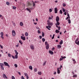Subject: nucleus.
Segmentation results:
<instances>
[{"instance_id": "680f3d73", "label": "nucleus", "mask_w": 79, "mask_h": 79, "mask_svg": "<svg viewBox=\"0 0 79 79\" xmlns=\"http://www.w3.org/2000/svg\"><path fill=\"white\" fill-rule=\"evenodd\" d=\"M55 50V48H52V51H53Z\"/></svg>"}, {"instance_id": "49530a36", "label": "nucleus", "mask_w": 79, "mask_h": 79, "mask_svg": "<svg viewBox=\"0 0 79 79\" xmlns=\"http://www.w3.org/2000/svg\"><path fill=\"white\" fill-rule=\"evenodd\" d=\"M12 79H15V77L14 76H12Z\"/></svg>"}, {"instance_id": "f03ea898", "label": "nucleus", "mask_w": 79, "mask_h": 79, "mask_svg": "<svg viewBox=\"0 0 79 79\" xmlns=\"http://www.w3.org/2000/svg\"><path fill=\"white\" fill-rule=\"evenodd\" d=\"M45 45H46V49H47V50H48V49L49 48V44H48V43H47V41H46L45 42Z\"/></svg>"}, {"instance_id": "37998d69", "label": "nucleus", "mask_w": 79, "mask_h": 79, "mask_svg": "<svg viewBox=\"0 0 79 79\" xmlns=\"http://www.w3.org/2000/svg\"><path fill=\"white\" fill-rule=\"evenodd\" d=\"M13 8L14 10H16V7L15 6H13Z\"/></svg>"}, {"instance_id": "a211bd4d", "label": "nucleus", "mask_w": 79, "mask_h": 79, "mask_svg": "<svg viewBox=\"0 0 79 79\" xmlns=\"http://www.w3.org/2000/svg\"><path fill=\"white\" fill-rule=\"evenodd\" d=\"M29 69H31V70H32V67L31 66H30L29 67Z\"/></svg>"}, {"instance_id": "39448f33", "label": "nucleus", "mask_w": 79, "mask_h": 79, "mask_svg": "<svg viewBox=\"0 0 79 79\" xmlns=\"http://www.w3.org/2000/svg\"><path fill=\"white\" fill-rule=\"evenodd\" d=\"M54 11L55 13H58V8L57 7L55 8Z\"/></svg>"}, {"instance_id": "de8ad7c7", "label": "nucleus", "mask_w": 79, "mask_h": 79, "mask_svg": "<svg viewBox=\"0 0 79 79\" xmlns=\"http://www.w3.org/2000/svg\"><path fill=\"white\" fill-rule=\"evenodd\" d=\"M33 6L34 7L35 6V3H34V2H33Z\"/></svg>"}, {"instance_id": "b1692460", "label": "nucleus", "mask_w": 79, "mask_h": 79, "mask_svg": "<svg viewBox=\"0 0 79 79\" xmlns=\"http://www.w3.org/2000/svg\"><path fill=\"white\" fill-rule=\"evenodd\" d=\"M28 6H31V5H32V4L30 2H29L28 3Z\"/></svg>"}, {"instance_id": "bf43d9fd", "label": "nucleus", "mask_w": 79, "mask_h": 79, "mask_svg": "<svg viewBox=\"0 0 79 79\" xmlns=\"http://www.w3.org/2000/svg\"><path fill=\"white\" fill-rule=\"evenodd\" d=\"M50 25H51V26H53V23L52 22V23H50Z\"/></svg>"}, {"instance_id": "4c0bfd02", "label": "nucleus", "mask_w": 79, "mask_h": 79, "mask_svg": "<svg viewBox=\"0 0 79 79\" xmlns=\"http://www.w3.org/2000/svg\"><path fill=\"white\" fill-rule=\"evenodd\" d=\"M6 4L7 5H10V2H6Z\"/></svg>"}, {"instance_id": "6e6d98bb", "label": "nucleus", "mask_w": 79, "mask_h": 79, "mask_svg": "<svg viewBox=\"0 0 79 79\" xmlns=\"http://www.w3.org/2000/svg\"><path fill=\"white\" fill-rule=\"evenodd\" d=\"M21 79H25V78H24V77H23V76H22V77H21Z\"/></svg>"}, {"instance_id": "774afa93", "label": "nucleus", "mask_w": 79, "mask_h": 79, "mask_svg": "<svg viewBox=\"0 0 79 79\" xmlns=\"http://www.w3.org/2000/svg\"><path fill=\"white\" fill-rule=\"evenodd\" d=\"M18 73L19 75H21V73H20V72H18Z\"/></svg>"}, {"instance_id": "c756f323", "label": "nucleus", "mask_w": 79, "mask_h": 79, "mask_svg": "<svg viewBox=\"0 0 79 79\" xmlns=\"http://www.w3.org/2000/svg\"><path fill=\"white\" fill-rule=\"evenodd\" d=\"M60 67L59 68V69H61V68H62V67H63V66H62V65H60Z\"/></svg>"}, {"instance_id": "58836bf2", "label": "nucleus", "mask_w": 79, "mask_h": 79, "mask_svg": "<svg viewBox=\"0 0 79 79\" xmlns=\"http://www.w3.org/2000/svg\"><path fill=\"white\" fill-rule=\"evenodd\" d=\"M1 36H3V32H1Z\"/></svg>"}, {"instance_id": "c9c22d12", "label": "nucleus", "mask_w": 79, "mask_h": 79, "mask_svg": "<svg viewBox=\"0 0 79 79\" xmlns=\"http://www.w3.org/2000/svg\"><path fill=\"white\" fill-rule=\"evenodd\" d=\"M62 10L64 12H65V11H66V10L64 9V8H62Z\"/></svg>"}, {"instance_id": "6ab92c4d", "label": "nucleus", "mask_w": 79, "mask_h": 79, "mask_svg": "<svg viewBox=\"0 0 79 79\" xmlns=\"http://www.w3.org/2000/svg\"><path fill=\"white\" fill-rule=\"evenodd\" d=\"M38 74L39 75H41L42 74V72H38Z\"/></svg>"}, {"instance_id": "aec40b11", "label": "nucleus", "mask_w": 79, "mask_h": 79, "mask_svg": "<svg viewBox=\"0 0 79 79\" xmlns=\"http://www.w3.org/2000/svg\"><path fill=\"white\" fill-rule=\"evenodd\" d=\"M26 10H27V11H29V13H31V10H30V9H29L28 8H27Z\"/></svg>"}, {"instance_id": "f257e3e1", "label": "nucleus", "mask_w": 79, "mask_h": 79, "mask_svg": "<svg viewBox=\"0 0 79 79\" xmlns=\"http://www.w3.org/2000/svg\"><path fill=\"white\" fill-rule=\"evenodd\" d=\"M55 25L56 27H57V28H58L59 31H60V29H61V27H60V26H58L60 25V22H59L58 21L56 22V23H55Z\"/></svg>"}, {"instance_id": "f8f14e48", "label": "nucleus", "mask_w": 79, "mask_h": 79, "mask_svg": "<svg viewBox=\"0 0 79 79\" xmlns=\"http://www.w3.org/2000/svg\"><path fill=\"white\" fill-rule=\"evenodd\" d=\"M72 60L73 61V62L74 64H75V63H76V60H75V59H72Z\"/></svg>"}, {"instance_id": "2f4dec72", "label": "nucleus", "mask_w": 79, "mask_h": 79, "mask_svg": "<svg viewBox=\"0 0 79 79\" xmlns=\"http://www.w3.org/2000/svg\"><path fill=\"white\" fill-rule=\"evenodd\" d=\"M44 35H45V34L44 33V32H42V37H44Z\"/></svg>"}, {"instance_id": "603ef678", "label": "nucleus", "mask_w": 79, "mask_h": 79, "mask_svg": "<svg viewBox=\"0 0 79 79\" xmlns=\"http://www.w3.org/2000/svg\"><path fill=\"white\" fill-rule=\"evenodd\" d=\"M11 56L12 57V58H13V59H15V56H13V55H12V56Z\"/></svg>"}, {"instance_id": "a18cd8bd", "label": "nucleus", "mask_w": 79, "mask_h": 79, "mask_svg": "<svg viewBox=\"0 0 79 79\" xmlns=\"http://www.w3.org/2000/svg\"><path fill=\"white\" fill-rule=\"evenodd\" d=\"M1 68L2 69V70H4V68L3 67V66H1Z\"/></svg>"}, {"instance_id": "20e7f679", "label": "nucleus", "mask_w": 79, "mask_h": 79, "mask_svg": "<svg viewBox=\"0 0 79 79\" xmlns=\"http://www.w3.org/2000/svg\"><path fill=\"white\" fill-rule=\"evenodd\" d=\"M12 33L13 36H15V35H16V32H15V31L13 30L12 31Z\"/></svg>"}, {"instance_id": "f3484780", "label": "nucleus", "mask_w": 79, "mask_h": 79, "mask_svg": "<svg viewBox=\"0 0 79 79\" xmlns=\"http://www.w3.org/2000/svg\"><path fill=\"white\" fill-rule=\"evenodd\" d=\"M57 48H61V45H57Z\"/></svg>"}, {"instance_id": "9b49d317", "label": "nucleus", "mask_w": 79, "mask_h": 79, "mask_svg": "<svg viewBox=\"0 0 79 79\" xmlns=\"http://www.w3.org/2000/svg\"><path fill=\"white\" fill-rule=\"evenodd\" d=\"M20 25L21 26H24V24H23V23L22 22H20Z\"/></svg>"}, {"instance_id": "393cba45", "label": "nucleus", "mask_w": 79, "mask_h": 79, "mask_svg": "<svg viewBox=\"0 0 79 79\" xmlns=\"http://www.w3.org/2000/svg\"><path fill=\"white\" fill-rule=\"evenodd\" d=\"M56 33H59V32H60V31H59L58 30H56Z\"/></svg>"}, {"instance_id": "4be33fe9", "label": "nucleus", "mask_w": 79, "mask_h": 79, "mask_svg": "<svg viewBox=\"0 0 79 79\" xmlns=\"http://www.w3.org/2000/svg\"><path fill=\"white\" fill-rule=\"evenodd\" d=\"M51 17H49V19H48L50 20V19L51 20V19H52V18H53V15H52Z\"/></svg>"}, {"instance_id": "5fc2aeb1", "label": "nucleus", "mask_w": 79, "mask_h": 79, "mask_svg": "<svg viewBox=\"0 0 79 79\" xmlns=\"http://www.w3.org/2000/svg\"><path fill=\"white\" fill-rule=\"evenodd\" d=\"M78 41V38H77V39L75 41V42H77Z\"/></svg>"}, {"instance_id": "412c9836", "label": "nucleus", "mask_w": 79, "mask_h": 79, "mask_svg": "<svg viewBox=\"0 0 79 79\" xmlns=\"http://www.w3.org/2000/svg\"><path fill=\"white\" fill-rule=\"evenodd\" d=\"M75 44H77V45H79V41H78L77 42H75Z\"/></svg>"}, {"instance_id": "c03bdc74", "label": "nucleus", "mask_w": 79, "mask_h": 79, "mask_svg": "<svg viewBox=\"0 0 79 79\" xmlns=\"http://www.w3.org/2000/svg\"><path fill=\"white\" fill-rule=\"evenodd\" d=\"M16 68H17L18 67V65L16 64H14Z\"/></svg>"}, {"instance_id": "9d476101", "label": "nucleus", "mask_w": 79, "mask_h": 79, "mask_svg": "<svg viewBox=\"0 0 79 79\" xmlns=\"http://www.w3.org/2000/svg\"><path fill=\"white\" fill-rule=\"evenodd\" d=\"M3 76L4 78H5V79H7V77H6V75L5 74H3Z\"/></svg>"}, {"instance_id": "052dcab7", "label": "nucleus", "mask_w": 79, "mask_h": 79, "mask_svg": "<svg viewBox=\"0 0 79 79\" xmlns=\"http://www.w3.org/2000/svg\"><path fill=\"white\" fill-rule=\"evenodd\" d=\"M64 15H67L66 12H65L64 13Z\"/></svg>"}, {"instance_id": "cd10ccee", "label": "nucleus", "mask_w": 79, "mask_h": 79, "mask_svg": "<svg viewBox=\"0 0 79 79\" xmlns=\"http://www.w3.org/2000/svg\"><path fill=\"white\" fill-rule=\"evenodd\" d=\"M24 74L25 76H26V77L27 76H28V75L27 74V73H24Z\"/></svg>"}, {"instance_id": "a19ab883", "label": "nucleus", "mask_w": 79, "mask_h": 79, "mask_svg": "<svg viewBox=\"0 0 79 79\" xmlns=\"http://www.w3.org/2000/svg\"><path fill=\"white\" fill-rule=\"evenodd\" d=\"M25 34L26 36H27L28 35V33L27 32H26Z\"/></svg>"}, {"instance_id": "5701e85b", "label": "nucleus", "mask_w": 79, "mask_h": 79, "mask_svg": "<svg viewBox=\"0 0 79 79\" xmlns=\"http://www.w3.org/2000/svg\"><path fill=\"white\" fill-rule=\"evenodd\" d=\"M42 40L43 42H44L45 41V39L44 38H43L42 39Z\"/></svg>"}, {"instance_id": "4468645a", "label": "nucleus", "mask_w": 79, "mask_h": 79, "mask_svg": "<svg viewBox=\"0 0 79 79\" xmlns=\"http://www.w3.org/2000/svg\"><path fill=\"white\" fill-rule=\"evenodd\" d=\"M47 22H48V24L49 25H50V24L51 23L50 22V20H48Z\"/></svg>"}, {"instance_id": "0eeeda50", "label": "nucleus", "mask_w": 79, "mask_h": 79, "mask_svg": "<svg viewBox=\"0 0 79 79\" xmlns=\"http://www.w3.org/2000/svg\"><path fill=\"white\" fill-rule=\"evenodd\" d=\"M56 22L59 21H60V18L58 16H57L56 19Z\"/></svg>"}, {"instance_id": "7ed1b4c3", "label": "nucleus", "mask_w": 79, "mask_h": 79, "mask_svg": "<svg viewBox=\"0 0 79 79\" xmlns=\"http://www.w3.org/2000/svg\"><path fill=\"white\" fill-rule=\"evenodd\" d=\"M4 66H8V68H10V65L8 64L6 62H4Z\"/></svg>"}, {"instance_id": "dca6fc26", "label": "nucleus", "mask_w": 79, "mask_h": 79, "mask_svg": "<svg viewBox=\"0 0 79 79\" xmlns=\"http://www.w3.org/2000/svg\"><path fill=\"white\" fill-rule=\"evenodd\" d=\"M63 43V40H61L60 42V45H62Z\"/></svg>"}, {"instance_id": "3c124183", "label": "nucleus", "mask_w": 79, "mask_h": 79, "mask_svg": "<svg viewBox=\"0 0 79 79\" xmlns=\"http://www.w3.org/2000/svg\"><path fill=\"white\" fill-rule=\"evenodd\" d=\"M3 36H1V37L2 39H4V37H3Z\"/></svg>"}, {"instance_id": "1a4fd4ad", "label": "nucleus", "mask_w": 79, "mask_h": 79, "mask_svg": "<svg viewBox=\"0 0 79 79\" xmlns=\"http://www.w3.org/2000/svg\"><path fill=\"white\" fill-rule=\"evenodd\" d=\"M49 53L51 55H53V52L51 50H49Z\"/></svg>"}, {"instance_id": "72a5a7b5", "label": "nucleus", "mask_w": 79, "mask_h": 79, "mask_svg": "<svg viewBox=\"0 0 79 79\" xmlns=\"http://www.w3.org/2000/svg\"><path fill=\"white\" fill-rule=\"evenodd\" d=\"M8 56L9 57H11V54H10L8 53Z\"/></svg>"}, {"instance_id": "ddd939ff", "label": "nucleus", "mask_w": 79, "mask_h": 79, "mask_svg": "<svg viewBox=\"0 0 79 79\" xmlns=\"http://www.w3.org/2000/svg\"><path fill=\"white\" fill-rule=\"evenodd\" d=\"M57 73L60 74V70L59 69V68H57Z\"/></svg>"}, {"instance_id": "473e14b6", "label": "nucleus", "mask_w": 79, "mask_h": 79, "mask_svg": "<svg viewBox=\"0 0 79 79\" xmlns=\"http://www.w3.org/2000/svg\"><path fill=\"white\" fill-rule=\"evenodd\" d=\"M68 23L69 24L71 23V20H70V19H68Z\"/></svg>"}, {"instance_id": "4d7b16f0", "label": "nucleus", "mask_w": 79, "mask_h": 79, "mask_svg": "<svg viewBox=\"0 0 79 79\" xmlns=\"http://www.w3.org/2000/svg\"><path fill=\"white\" fill-rule=\"evenodd\" d=\"M63 6H66V4L64 3H63Z\"/></svg>"}, {"instance_id": "423d86ee", "label": "nucleus", "mask_w": 79, "mask_h": 79, "mask_svg": "<svg viewBox=\"0 0 79 79\" xmlns=\"http://www.w3.org/2000/svg\"><path fill=\"white\" fill-rule=\"evenodd\" d=\"M30 48L31 50H34V46L31 45H30Z\"/></svg>"}, {"instance_id": "09e8293b", "label": "nucleus", "mask_w": 79, "mask_h": 79, "mask_svg": "<svg viewBox=\"0 0 79 79\" xmlns=\"http://www.w3.org/2000/svg\"><path fill=\"white\" fill-rule=\"evenodd\" d=\"M60 14H62V13H63V11H62V10H60Z\"/></svg>"}, {"instance_id": "2eb2a0df", "label": "nucleus", "mask_w": 79, "mask_h": 79, "mask_svg": "<svg viewBox=\"0 0 79 79\" xmlns=\"http://www.w3.org/2000/svg\"><path fill=\"white\" fill-rule=\"evenodd\" d=\"M15 53L16 55H18V52H17V51L16 50H15Z\"/></svg>"}, {"instance_id": "338daca9", "label": "nucleus", "mask_w": 79, "mask_h": 79, "mask_svg": "<svg viewBox=\"0 0 79 79\" xmlns=\"http://www.w3.org/2000/svg\"><path fill=\"white\" fill-rule=\"evenodd\" d=\"M61 58L62 59H64V57L62 56H61Z\"/></svg>"}, {"instance_id": "e2e57ef3", "label": "nucleus", "mask_w": 79, "mask_h": 79, "mask_svg": "<svg viewBox=\"0 0 79 79\" xmlns=\"http://www.w3.org/2000/svg\"><path fill=\"white\" fill-rule=\"evenodd\" d=\"M40 39H41L42 38V36H40Z\"/></svg>"}, {"instance_id": "69168bd1", "label": "nucleus", "mask_w": 79, "mask_h": 79, "mask_svg": "<svg viewBox=\"0 0 79 79\" xmlns=\"http://www.w3.org/2000/svg\"><path fill=\"white\" fill-rule=\"evenodd\" d=\"M13 25L14 26H16V24H15V23H13Z\"/></svg>"}, {"instance_id": "c85d7f7f", "label": "nucleus", "mask_w": 79, "mask_h": 79, "mask_svg": "<svg viewBox=\"0 0 79 79\" xmlns=\"http://www.w3.org/2000/svg\"><path fill=\"white\" fill-rule=\"evenodd\" d=\"M19 43H20V44H21V45H23V42H22V41H21L19 40Z\"/></svg>"}, {"instance_id": "79ce46f5", "label": "nucleus", "mask_w": 79, "mask_h": 79, "mask_svg": "<svg viewBox=\"0 0 79 79\" xmlns=\"http://www.w3.org/2000/svg\"><path fill=\"white\" fill-rule=\"evenodd\" d=\"M54 37H55V34H53L52 37V39H54Z\"/></svg>"}, {"instance_id": "7c9ffc66", "label": "nucleus", "mask_w": 79, "mask_h": 79, "mask_svg": "<svg viewBox=\"0 0 79 79\" xmlns=\"http://www.w3.org/2000/svg\"><path fill=\"white\" fill-rule=\"evenodd\" d=\"M18 55H15V58L16 59H17L18 58Z\"/></svg>"}, {"instance_id": "0e129e2a", "label": "nucleus", "mask_w": 79, "mask_h": 79, "mask_svg": "<svg viewBox=\"0 0 79 79\" xmlns=\"http://www.w3.org/2000/svg\"><path fill=\"white\" fill-rule=\"evenodd\" d=\"M63 60V59H62V58H60V61H62Z\"/></svg>"}, {"instance_id": "13d9d810", "label": "nucleus", "mask_w": 79, "mask_h": 79, "mask_svg": "<svg viewBox=\"0 0 79 79\" xmlns=\"http://www.w3.org/2000/svg\"><path fill=\"white\" fill-rule=\"evenodd\" d=\"M38 34H40V31L39 30L38 31Z\"/></svg>"}, {"instance_id": "a878e982", "label": "nucleus", "mask_w": 79, "mask_h": 79, "mask_svg": "<svg viewBox=\"0 0 79 79\" xmlns=\"http://www.w3.org/2000/svg\"><path fill=\"white\" fill-rule=\"evenodd\" d=\"M34 71L35 72H37V68H35L34 69Z\"/></svg>"}, {"instance_id": "e433bc0d", "label": "nucleus", "mask_w": 79, "mask_h": 79, "mask_svg": "<svg viewBox=\"0 0 79 79\" xmlns=\"http://www.w3.org/2000/svg\"><path fill=\"white\" fill-rule=\"evenodd\" d=\"M77 75H74L73 76V77H77Z\"/></svg>"}, {"instance_id": "ea45409f", "label": "nucleus", "mask_w": 79, "mask_h": 79, "mask_svg": "<svg viewBox=\"0 0 79 79\" xmlns=\"http://www.w3.org/2000/svg\"><path fill=\"white\" fill-rule=\"evenodd\" d=\"M46 28H47V29H48V30H50V29L49 28H48V26H46Z\"/></svg>"}, {"instance_id": "f704fd0d", "label": "nucleus", "mask_w": 79, "mask_h": 79, "mask_svg": "<svg viewBox=\"0 0 79 79\" xmlns=\"http://www.w3.org/2000/svg\"><path fill=\"white\" fill-rule=\"evenodd\" d=\"M46 63H47V62H46V61L44 62L43 64V66H45V64H46Z\"/></svg>"}, {"instance_id": "8fccbe9b", "label": "nucleus", "mask_w": 79, "mask_h": 79, "mask_svg": "<svg viewBox=\"0 0 79 79\" xmlns=\"http://www.w3.org/2000/svg\"><path fill=\"white\" fill-rule=\"evenodd\" d=\"M49 11L50 12H52V10L51 9H50L49 10Z\"/></svg>"}, {"instance_id": "864d4df0", "label": "nucleus", "mask_w": 79, "mask_h": 79, "mask_svg": "<svg viewBox=\"0 0 79 79\" xmlns=\"http://www.w3.org/2000/svg\"><path fill=\"white\" fill-rule=\"evenodd\" d=\"M0 47L2 49L3 48V46L1 45L0 44Z\"/></svg>"}, {"instance_id": "6e6552de", "label": "nucleus", "mask_w": 79, "mask_h": 79, "mask_svg": "<svg viewBox=\"0 0 79 79\" xmlns=\"http://www.w3.org/2000/svg\"><path fill=\"white\" fill-rule=\"evenodd\" d=\"M21 39H22L23 40H26V38L25 37H23L22 36H21Z\"/></svg>"}, {"instance_id": "bb28decb", "label": "nucleus", "mask_w": 79, "mask_h": 79, "mask_svg": "<svg viewBox=\"0 0 79 79\" xmlns=\"http://www.w3.org/2000/svg\"><path fill=\"white\" fill-rule=\"evenodd\" d=\"M0 66H4V64L3 63H0Z\"/></svg>"}]
</instances>
